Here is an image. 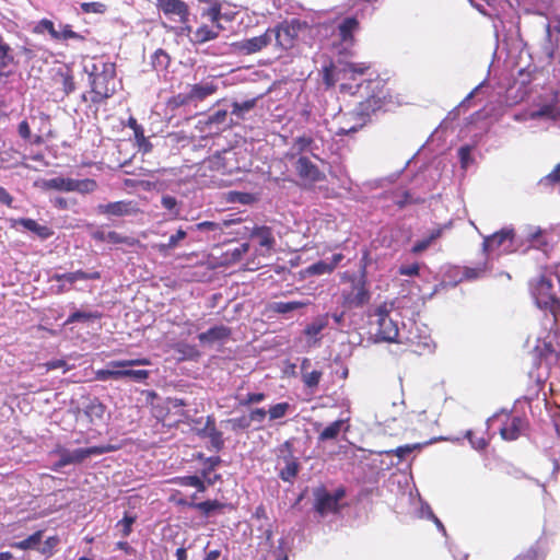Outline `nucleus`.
<instances>
[{"mask_svg": "<svg viewBox=\"0 0 560 560\" xmlns=\"http://www.w3.org/2000/svg\"><path fill=\"white\" fill-rule=\"evenodd\" d=\"M358 90H363L364 92L361 95H365V97L351 114L355 124L349 127H340L336 131L337 136H346L359 131L370 122L372 115L382 110L392 102V94L386 86V82L380 78L364 81L359 84Z\"/></svg>", "mask_w": 560, "mask_h": 560, "instance_id": "f257e3e1", "label": "nucleus"}, {"mask_svg": "<svg viewBox=\"0 0 560 560\" xmlns=\"http://www.w3.org/2000/svg\"><path fill=\"white\" fill-rule=\"evenodd\" d=\"M91 102L102 104L116 93V65L110 61H98L92 65L89 72Z\"/></svg>", "mask_w": 560, "mask_h": 560, "instance_id": "f03ea898", "label": "nucleus"}, {"mask_svg": "<svg viewBox=\"0 0 560 560\" xmlns=\"http://www.w3.org/2000/svg\"><path fill=\"white\" fill-rule=\"evenodd\" d=\"M207 163L211 171L219 172L223 175L245 171L248 166L246 150L241 148H229L215 152L209 156Z\"/></svg>", "mask_w": 560, "mask_h": 560, "instance_id": "7ed1b4c3", "label": "nucleus"}, {"mask_svg": "<svg viewBox=\"0 0 560 560\" xmlns=\"http://www.w3.org/2000/svg\"><path fill=\"white\" fill-rule=\"evenodd\" d=\"M530 292L537 304L541 310H548L553 316V320L558 322L560 317V300L553 290V284L550 278L541 275L530 282Z\"/></svg>", "mask_w": 560, "mask_h": 560, "instance_id": "20e7f679", "label": "nucleus"}, {"mask_svg": "<svg viewBox=\"0 0 560 560\" xmlns=\"http://www.w3.org/2000/svg\"><path fill=\"white\" fill-rule=\"evenodd\" d=\"M114 450L115 447L112 445H95L91 447L69 451L62 445H57L52 453L57 454L59 459L52 465L51 469L54 471H59L61 468L68 465L81 464L91 456L102 455L108 452H113Z\"/></svg>", "mask_w": 560, "mask_h": 560, "instance_id": "39448f33", "label": "nucleus"}, {"mask_svg": "<svg viewBox=\"0 0 560 560\" xmlns=\"http://www.w3.org/2000/svg\"><path fill=\"white\" fill-rule=\"evenodd\" d=\"M516 234L513 228H503L483 237L482 249L487 254H511L517 249Z\"/></svg>", "mask_w": 560, "mask_h": 560, "instance_id": "423d86ee", "label": "nucleus"}, {"mask_svg": "<svg viewBox=\"0 0 560 560\" xmlns=\"http://www.w3.org/2000/svg\"><path fill=\"white\" fill-rule=\"evenodd\" d=\"M302 23L298 19L283 21L273 27H269L271 42L275 40L277 48L288 50L292 48L301 31Z\"/></svg>", "mask_w": 560, "mask_h": 560, "instance_id": "0eeeda50", "label": "nucleus"}, {"mask_svg": "<svg viewBox=\"0 0 560 560\" xmlns=\"http://www.w3.org/2000/svg\"><path fill=\"white\" fill-rule=\"evenodd\" d=\"M155 5L166 19L185 25L187 31L191 30L188 25L190 9L184 0H156Z\"/></svg>", "mask_w": 560, "mask_h": 560, "instance_id": "6e6552de", "label": "nucleus"}, {"mask_svg": "<svg viewBox=\"0 0 560 560\" xmlns=\"http://www.w3.org/2000/svg\"><path fill=\"white\" fill-rule=\"evenodd\" d=\"M374 316L376 317L377 326L375 331L376 338L386 342H397L399 329L397 323L389 316L386 304L378 306L375 310Z\"/></svg>", "mask_w": 560, "mask_h": 560, "instance_id": "1a4fd4ad", "label": "nucleus"}, {"mask_svg": "<svg viewBox=\"0 0 560 560\" xmlns=\"http://www.w3.org/2000/svg\"><path fill=\"white\" fill-rule=\"evenodd\" d=\"M150 364L151 360L148 358L114 360L108 362L109 368L118 369V380L129 377L138 383L145 382L150 375V372L148 370H129L126 368Z\"/></svg>", "mask_w": 560, "mask_h": 560, "instance_id": "9d476101", "label": "nucleus"}, {"mask_svg": "<svg viewBox=\"0 0 560 560\" xmlns=\"http://www.w3.org/2000/svg\"><path fill=\"white\" fill-rule=\"evenodd\" d=\"M345 495L346 491L343 488H338L332 494L323 487L317 488L314 492V509L320 515L336 513L339 510V501Z\"/></svg>", "mask_w": 560, "mask_h": 560, "instance_id": "9b49d317", "label": "nucleus"}, {"mask_svg": "<svg viewBox=\"0 0 560 560\" xmlns=\"http://www.w3.org/2000/svg\"><path fill=\"white\" fill-rule=\"evenodd\" d=\"M294 168L305 184L313 185L326 179V175L306 156L299 158Z\"/></svg>", "mask_w": 560, "mask_h": 560, "instance_id": "f8f14e48", "label": "nucleus"}, {"mask_svg": "<svg viewBox=\"0 0 560 560\" xmlns=\"http://www.w3.org/2000/svg\"><path fill=\"white\" fill-rule=\"evenodd\" d=\"M270 34L271 33L267 28L264 34H261L259 36H254L250 38H245L240 42H235L232 44V46L238 52H243L245 55H252V54L262 50L264 48H266L268 45L271 44Z\"/></svg>", "mask_w": 560, "mask_h": 560, "instance_id": "ddd939ff", "label": "nucleus"}, {"mask_svg": "<svg viewBox=\"0 0 560 560\" xmlns=\"http://www.w3.org/2000/svg\"><path fill=\"white\" fill-rule=\"evenodd\" d=\"M527 428V421L517 416H508L500 428V435L505 441H515Z\"/></svg>", "mask_w": 560, "mask_h": 560, "instance_id": "4468645a", "label": "nucleus"}, {"mask_svg": "<svg viewBox=\"0 0 560 560\" xmlns=\"http://www.w3.org/2000/svg\"><path fill=\"white\" fill-rule=\"evenodd\" d=\"M98 211L108 215L124 217L136 214L139 212V209L133 201L120 200L100 205Z\"/></svg>", "mask_w": 560, "mask_h": 560, "instance_id": "2eb2a0df", "label": "nucleus"}, {"mask_svg": "<svg viewBox=\"0 0 560 560\" xmlns=\"http://www.w3.org/2000/svg\"><path fill=\"white\" fill-rule=\"evenodd\" d=\"M198 435L200 438H208L215 452H220L224 446L223 433L217 429L215 420L212 416L207 417L205 427L198 430Z\"/></svg>", "mask_w": 560, "mask_h": 560, "instance_id": "dca6fc26", "label": "nucleus"}, {"mask_svg": "<svg viewBox=\"0 0 560 560\" xmlns=\"http://www.w3.org/2000/svg\"><path fill=\"white\" fill-rule=\"evenodd\" d=\"M281 452L287 451L288 456L284 457L285 466L280 470L279 477L283 481H292L299 472L300 464L296 458L293 457L292 454V443L290 441H285L281 445Z\"/></svg>", "mask_w": 560, "mask_h": 560, "instance_id": "f3484780", "label": "nucleus"}, {"mask_svg": "<svg viewBox=\"0 0 560 560\" xmlns=\"http://www.w3.org/2000/svg\"><path fill=\"white\" fill-rule=\"evenodd\" d=\"M15 225H21L23 229L32 232L40 240H48L55 234L54 230L50 226H48L47 224H40L36 220L31 218L16 219L13 221L12 226Z\"/></svg>", "mask_w": 560, "mask_h": 560, "instance_id": "a211bd4d", "label": "nucleus"}, {"mask_svg": "<svg viewBox=\"0 0 560 560\" xmlns=\"http://www.w3.org/2000/svg\"><path fill=\"white\" fill-rule=\"evenodd\" d=\"M370 292L364 281H360L353 290L345 295V304L348 306L361 307L370 301Z\"/></svg>", "mask_w": 560, "mask_h": 560, "instance_id": "6ab92c4d", "label": "nucleus"}, {"mask_svg": "<svg viewBox=\"0 0 560 560\" xmlns=\"http://www.w3.org/2000/svg\"><path fill=\"white\" fill-rule=\"evenodd\" d=\"M56 84L61 86L63 95L68 96L75 90L73 71L69 66L59 68L54 77Z\"/></svg>", "mask_w": 560, "mask_h": 560, "instance_id": "aec40b11", "label": "nucleus"}, {"mask_svg": "<svg viewBox=\"0 0 560 560\" xmlns=\"http://www.w3.org/2000/svg\"><path fill=\"white\" fill-rule=\"evenodd\" d=\"M250 238L256 240L260 247L271 252L276 245V238L272 229L266 225L254 226L249 234Z\"/></svg>", "mask_w": 560, "mask_h": 560, "instance_id": "412c9836", "label": "nucleus"}, {"mask_svg": "<svg viewBox=\"0 0 560 560\" xmlns=\"http://www.w3.org/2000/svg\"><path fill=\"white\" fill-rule=\"evenodd\" d=\"M218 91V85L213 80H206L190 85L189 94L192 102H202Z\"/></svg>", "mask_w": 560, "mask_h": 560, "instance_id": "4be33fe9", "label": "nucleus"}, {"mask_svg": "<svg viewBox=\"0 0 560 560\" xmlns=\"http://www.w3.org/2000/svg\"><path fill=\"white\" fill-rule=\"evenodd\" d=\"M329 315L323 314L313 319L312 323L305 326L303 334L308 338L310 345H315L319 341L318 335L328 326Z\"/></svg>", "mask_w": 560, "mask_h": 560, "instance_id": "5701e85b", "label": "nucleus"}, {"mask_svg": "<svg viewBox=\"0 0 560 560\" xmlns=\"http://www.w3.org/2000/svg\"><path fill=\"white\" fill-rule=\"evenodd\" d=\"M342 259V254H334L330 261L319 260L308 266L305 272L311 276L331 273Z\"/></svg>", "mask_w": 560, "mask_h": 560, "instance_id": "b1692460", "label": "nucleus"}, {"mask_svg": "<svg viewBox=\"0 0 560 560\" xmlns=\"http://www.w3.org/2000/svg\"><path fill=\"white\" fill-rule=\"evenodd\" d=\"M221 31H223L222 25L209 26L207 24H202V25L198 26L196 28V31L194 32L191 42L194 44H198V45L205 44L209 40L215 39L220 35Z\"/></svg>", "mask_w": 560, "mask_h": 560, "instance_id": "393cba45", "label": "nucleus"}, {"mask_svg": "<svg viewBox=\"0 0 560 560\" xmlns=\"http://www.w3.org/2000/svg\"><path fill=\"white\" fill-rule=\"evenodd\" d=\"M106 406L97 398H91L83 407V413L90 423H96L103 419Z\"/></svg>", "mask_w": 560, "mask_h": 560, "instance_id": "a878e982", "label": "nucleus"}, {"mask_svg": "<svg viewBox=\"0 0 560 560\" xmlns=\"http://www.w3.org/2000/svg\"><path fill=\"white\" fill-rule=\"evenodd\" d=\"M127 126L133 130L135 140L139 150L142 151L143 153L150 152L152 150V144L144 136V130L142 126L138 124L137 119L133 116H130L128 118Z\"/></svg>", "mask_w": 560, "mask_h": 560, "instance_id": "bb28decb", "label": "nucleus"}, {"mask_svg": "<svg viewBox=\"0 0 560 560\" xmlns=\"http://www.w3.org/2000/svg\"><path fill=\"white\" fill-rule=\"evenodd\" d=\"M240 220H223L221 222H213V221H202L194 226H191V230L201 231V232H213L214 236L221 235L225 228L238 222Z\"/></svg>", "mask_w": 560, "mask_h": 560, "instance_id": "cd10ccee", "label": "nucleus"}, {"mask_svg": "<svg viewBox=\"0 0 560 560\" xmlns=\"http://www.w3.org/2000/svg\"><path fill=\"white\" fill-rule=\"evenodd\" d=\"M230 336L231 329L224 325H220L211 327L207 331L199 334L198 339L200 342H214L226 339Z\"/></svg>", "mask_w": 560, "mask_h": 560, "instance_id": "c85d7f7f", "label": "nucleus"}, {"mask_svg": "<svg viewBox=\"0 0 560 560\" xmlns=\"http://www.w3.org/2000/svg\"><path fill=\"white\" fill-rule=\"evenodd\" d=\"M311 365V361L307 358H304L301 363L302 371V381L307 388H315L318 386L320 378L323 376L322 371L314 370L312 372H307V369Z\"/></svg>", "mask_w": 560, "mask_h": 560, "instance_id": "c756f323", "label": "nucleus"}, {"mask_svg": "<svg viewBox=\"0 0 560 560\" xmlns=\"http://www.w3.org/2000/svg\"><path fill=\"white\" fill-rule=\"evenodd\" d=\"M359 30V21L354 16H348L342 20L338 26L339 36L345 43L353 42V34Z\"/></svg>", "mask_w": 560, "mask_h": 560, "instance_id": "7c9ffc66", "label": "nucleus"}, {"mask_svg": "<svg viewBox=\"0 0 560 560\" xmlns=\"http://www.w3.org/2000/svg\"><path fill=\"white\" fill-rule=\"evenodd\" d=\"M73 178L69 177H52L43 180L42 187L45 190H57V191H72Z\"/></svg>", "mask_w": 560, "mask_h": 560, "instance_id": "2f4dec72", "label": "nucleus"}, {"mask_svg": "<svg viewBox=\"0 0 560 560\" xmlns=\"http://www.w3.org/2000/svg\"><path fill=\"white\" fill-rule=\"evenodd\" d=\"M228 504L218 500H207L199 503H189V508L198 510L201 515L209 517L214 512H221Z\"/></svg>", "mask_w": 560, "mask_h": 560, "instance_id": "473e14b6", "label": "nucleus"}, {"mask_svg": "<svg viewBox=\"0 0 560 560\" xmlns=\"http://www.w3.org/2000/svg\"><path fill=\"white\" fill-rule=\"evenodd\" d=\"M559 350H557L550 341H542L535 347V352L537 353L540 363L545 362L547 365H552V361L557 355Z\"/></svg>", "mask_w": 560, "mask_h": 560, "instance_id": "72a5a7b5", "label": "nucleus"}, {"mask_svg": "<svg viewBox=\"0 0 560 560\" xmlns=\"http://www.w3.org/2000/svg\"><path fill=\"white\" fill-rule=\"evenodd\" d=\"M443 234V228L439 226L430 232V234L423 238L417 241L413 246L411 247V253L415 255H419L427 250L429 246L435 242L438 238H440Z\"/></svg>", "mask_w": 560, "mask_h": 560, "instance_id": "f704fd0d", "label": "nucleus"}, {"mask_svg": "<svg viewBox=\"0 0 560 560\" xmlns=\"http://www.w3.org/2000/svg\"><path fill=\"white\" fill-rule=\"evenodd\" d=\"M187 236L186 231L183 229H178L175 234H173L167 243H160L153 246L162 255H167L170 250L176 248L180 241H183Z\"/></svg>", "mask_w": 560, "mask_h": 560, "instance_id": "c9c22d12", "label": "nucleus"}, {"mask_svg": "<svg viewBox=\"0 0 560 560\" xmlns=\"http://www.w3.org/2000/svg\"><path fill=\"white\" fill-rule=\"evenodd\" d=\"M310 304L308 301H289V302H273L269 305V311L278 314H287L299 308H303Z\"/></svg>", "mask_w": 560, "mask_h": 560, "instance_id": "e433bc0d", "label": "nucleus"}, {"mask_svg": "<svg viewBox=\"0 0 560 560\" xmlns=\"http://www.w3.org/2000/svg\"><path fill=\"white\" fill-rule=\"evenodd\" d=\"M559 48V38L552 39L551 27L548 24L546 27V36L541 46L542 54L549 61L553 60L556 52Z\"/></svg>", "mask_w": 560, "mask_h": 560, "instance_id": "4c0bfd02", "label": "nucleus"}, {"mask_svg": "<svg viewBox=\"0 0 560 560\" xmlns=\"http://www.w3.org/2000/svg\"><path fill=\"white\" fill-rule=\"evenodd\" d=\"M10 51V46L0 36V75H8L11 72L8 68L13 63L14 58Z\"/></svg>", "mask_w": 560, "mask_h": 560, "instance_id": "58836bf2", "label": "nucleus"}, {"mask_svg": "<svg viewBox=\"0 0 560 560\" xmlns=\"http://www.w3.org/2000/svg\"><path fill=\"white\" fill-rule=\"evenodd\" d=\"M42 538L43 530H37L34 534L30 535L27 538L13 542L11 546L20 550L36 549L40 544Z\"/></svg>", "mask_w": 560, "mask_h": 560, "instance_id": "ea45409f", "label": "nucleus"}, {"mask_svg": "<svg viewBox=\"0 0 560 560\" xmlns=\"http://www.w3.org/2000/svg\"><path fill=\"white\" fill-rule=\"evenodd\" d=\"M345 420L339 419L327 425L318 435L319 441L335 440L341 432Z\"/></svg>", "mask_w": 560, "mask_h": 560, "instance_id": "a19ab883", "label": "nucleus"}, {"mask_svg": "<svg viewBox=\"0 0 560 560\" xmlns=\"http://www.w3.org/2000/svg\"><path fill=\"white\" fill-rule=\"evenodd\" d=\"M101 279V272L97 270L94 271H83V270H77L72 272H68L67 282L70 284L75 283L79 280H100Z\"/></svg>", "mask_w": 560, "mask_h": 560, "instance_id": "79ce46f5", "label": "nucleus"}, {"mask_svg": "<svg viewBox=\"0 0 560 560\" xmlns=\"http://www.w3.org/2000/svg\"><path fill=\"white\" fill-rule=\"evenodd\" d=\"M203 16H207L211 24L214 26L222 25L221 20L223 18L222 14V4L219 1H213L209 9L203 11Z\"/></svg>", "mask_w": 560, "mask_h": 560, "instance_id": "37998d69", "label": "nucleus"}, {"mask_svg": "<svg viewBox=\"0 0 560 560\" xmlns=\"http://www.w3.org/2000/svg\"><path fill=\"white\" fill-rule=\"evenodd\" d=\"M106 238H107L108 243H112V244H125V245H127L129 247H133V246H137L139 244V240H137L135 237H131V236L121 235L120 233H118L116 231L107 232Z\"/></svg>", "mask_w": 560, "mask_h": 560, "instance_id": "c03bdc74", "label": "nucleus"}, {"mask_svg": "<svg viewBox=\"0 0 560 560\" xmlns=\"http://www.w3.org/2000/svg\"><path fill=\"white\" fill-rule=\"evenodd\" d=\"M102 313L95 311V312H81V311H75L73 312L72 314H70V316L68 317V319L66 320V324H72V323H77V322H89V320H94V319H101L102 318Z\"/></svg>", "mask_w": 560, "mask_h": 560, "instance_id": "a18cd8bd", "label": "nucleus"}, {"mask_svg": "<svg viewBox=\"0 0 560 560\" xmlns=\"http://www.w3.org/2000/svg\"><path fill=\"white\" fill-rule=\"evenodd\" d=\"M192 103L191 96L189 92L187 93H178L170 97L166 102L167 108L171 110H175L182 106H186Z\"/></svg>", "mask_w": 560, "mask_h": 560, "instance_id": "49530a36", "label": "nucleus"}, {"mask_svg": "<svg viewBox=\"0 0 560 560\" xmlns=\"http://www.w3.org/2000/svg\"><path fill=\"white\" fill-rule=\"evenodd\" d=\"M256 106V98L246 100L244 102H233L231 114L237 118H243L245 113H248Z\"/></svg>", "mask_w": 560, "mask_h": 560, "instance_id": "de8ad7c7", "label": "nucleus"}, {"mask_svg": "<svg viewBox=\"0 0 560 560\" xmlns=\"http://www.w3.org/2000/svg\"><path fill=\"white\" fill-rule=\"evenodd\" d=\"M96 188L97 183L92 178L73 179L72 191H78L80 194H89L93 192Z\"/></svg>", "mask_w": 560, "mask_h": 560, "instance_id": "09e8293b", "label": "nucleus"}, {"mask_svg": "<svg viewBox=\"0 0 560 560\" xmlns=\"http://www.w3.org/2000/svg\"><path fill=\"white\" fill-rule=\"evenodd\" d=\"M487 270V264L483 262L477 267H464L460 280L472 281L481 278Z\"/></svg>", "mask_w": 560, "mask_h": 560, "instance_id": "8fccbe9b", "label": "nucleus"}, {"mask_svg": "<svg viewBox=\"0 0 560 560\" xmlns=\"http://www.w3.org/2000/svg\"><path fill=\"white\" fill-rule=\"evenodd\" d=\"M171 62V57L163 49H158L152 56V65L155 69H166Z\"/></svg>", "mask_w": 560, "mask_h": 560, "instance_id": "3c124183", "label": "nucleus"}, {"mask_svg": "<svg viewBox=\"0 0 560 560\" xmlns=\"http://www.w3.org/2000/svg\"><path fill=\"white\" fill-rule=\"evenodd\" d=\"M290 407L289 402H279L271 406L267 413L269 415L270 420H277L283 418L290 410Z\"/></svg>", "mask_w": 560, "mask_h": 560, "instance_id": "603ef678", "label": "nucleus"}, {"mask_svg": "<svg viewBox=\"0 0 560 560\" xmlns=\"http://www.w3.org/2000/svg\"><path fill=\"white\" fill-rule=\"evenodd\" d=\"M528 241L530 242L532 246L538 249H545L548 246V241L546 240L545 232L541 231L540 229L530 233L528 236Z\"/></svg>", "mask_w": 560, "mask_h": 560, "instance_id": "864d4df0", "label": "nucleus"}, {"mask_svg": "<svg viewBox=\"0 0 560 560\" xmlns=\"http://www.w3.org/2000/svg\"><path fill=\"white\" fill-rule=\"evenodd\" d=\"M135 522H136V516L128 515V514H126L122 517V520L117 522L116 526L120 528L122 537L126 538L131 534L132 525L135 524Z\"/></svg>", "mask_w": 560, "mask_h": 560, "instance_id": "5fc2aeb1", "label": "nucleus"}, {"mask_svg": "<svg viewBox=\"0 0 560 560\" xmlns=\"http://www.w3.org/2000/svg\"><path fill=\"white\" fill-rule=\"evenodd\" d=\"M370 68V62H349L346 66V71L351 73V78H353L355 74H364Z\"/></svg>", "mask_w": 560, "mask_h": 560, "instance_id": "6e6d98bb", "label": "nucleus"}, {"mask_svg": "<svg viewBox=\"0 0 560 560\" xmlns=\"http://www.w3.org/2000/svg\"><path fill=\"white\" fill-rule=\"evenodd\" d=\"M335 70L336 68L332 62L323 68V82L327 88L334 86L337 82Z\"/></svg>", "mask_w": 560, "mask_h": 560, "instance_id": "4d7b16f0", "label": "nucleus"}, {"mask_svg": "<svg viewBox=\"0 0 560 560\" xmlns=\"http://www.w3.org/2000/svg\"><path fill=\"white\" fill-rule=\"evenodd\" d=\"M466 438L468 439L471 446L476 450H485L488 446V441L483 436H477L475 431H467Z\"/></svg>", "mask_w": 560, "mask_h": 560, "instance_id": "13d9d810", "label": "nucleus"}, {"mask_svg": "<svg viewBox=\"0 0 560 560\" xmlns=\"http://www.w3.org/2000/svg\"><path fill=\"white\" fill-rule=\"evenodd\" d=\"M55 39H79L83 40L84 37L80 35L79 33L72 31L71 25L66 24L63 25L62 30L60 32L57 31V37Z\"/></svg>", "mask_w": 560, "mask_h": 560, "instance_id": "bf43d9fd", "label": "nucleus"}, {"mask_svg": "<svg viewBox=\"0 0 560 560\" xmlns=\"http://www.w3.org/2000/svg\"><path fill=\"white\" fill-rule=\"evenodd\" d=\"M420 444H406L402 446H398L397 448L393 451H387L386 454H394L399 459L406 458L410 453H412L415 450L419 448Z\"/></svg>", "mask_w": 560, "mask_h": 560, "instance_id": "052dcab7", "label": "nucleus"}, {"mask_svg": "<svg viewBox=\"0 0 560 560\" xmlns=\"http://www.w3.org/2000/svg\"><path fill=\"white\" fill-rule=\"evenodd\" d=\"M248 249H249V244L242 243L238 246H236L232 249H229L226 252V255L231 256L230 261H237L243 257V255H245L248 252Z\"/></svg>", "mask_w": 560, "mask_h": 560, "instance_id": "680f3d73", "label": "nucleus"}, {"mask_svg": "<svg viewBox=\"0 0 560 560\" xmlns=\"http://www.w3.org/2000/svg\"><path fill=\"white\" fill-rule=\"evenodd\" d=\"M84 13H104L106 5L102 2H82L80 5Z\"/></svg>", "mask_w": 560, "mask_h": 560, "instance_id": "e2e57ef3", "label": "nucleus"}, {"mask_svg": "<svg viewBox=\"0 0 560 560\" xmlns=\"http://www.w3.org/2000/svg\"><path fill=\"white\" fill-rule=\"evenodd\" d=\"M95 380L97 381H108V380H118V369H100L95 371Z\"/></svg>", "mask_w": 560, "mask_h": 560, "instance_id": "0e129e2a", "label": "nucleus"}, {"mask_svg": "<svg viewBox=\"0 0 560 560\" xmlns=\"http://www.w3.org/2000/svg\"><path fill=\"white\" fill-rule=\"evenodd\" d=\"M314 140L310 136H300L294 140V148L299 153L307 151L313 144Z\"/></svg>", "mask_w": 560, "mask_h": 560, "instance_id": "69168bd1", "label": "nucleus"}, {"mask_svg": "<svg viewBox=\"0 0 560 560\" xmlns=\"http://www.w3.org/2000/svg\"><path fill=\"white\" fill-rule=\"evenodd\" d=\"M226 422L231 424L234 431L245 430L250 427V419H248V416L229 419Z\"/></svg>", "mask_w": 560, "mask_h": 560, "instance_id": "338daca9", "label": "nucleus"}, {"mask_svg": "<svg viewBox=\"0 0 560 560\" xmlns=\"http://www.w3.org/2000/svg\"><path fill=\"white\" fill-rule=\"evenodd\" d=\"M231 201L249 205L256 200L255 196L250 192H231Z\"/></svg>", "mask_w": 560, "mask_h": 560, "instance_id": "774afa93", "label": "nucleus"}]
</instances>
